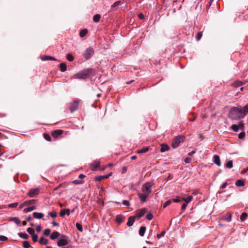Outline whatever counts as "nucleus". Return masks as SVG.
Returning a JSON list of instances; mask_svg holds the SVG:
<instances>
[{"instance_id":"f257e3e1","label":"nucleus","mask_w":248,"mask_h":248,"mask_svg":"<svg viewBox=\"0 0 248 248\" xmlns=\"http://www.w3.org/2000/svg\"><path fill=\"white\" fill-rule=\"evenodd\" d=\"M248 113V105H245L242 108H232L229 112V117L233 120H239L244 118Z\"/></svg>"},{"instance_id":"f03ea898","label":"nucleus","mask_w":248,"mask_h":248,"mask_svg":"<svg viewBox=\"0 0 248 248\" xmlns=\"http://www.w3.org/2000/svg\"><path fill=\"white\" fill-rule=\"evenodd\" d=\"M94 70L93 68H87L76 74L73 76L74 78L86 79L92 75Z\"/></svg>"},{"instance_id":"7ed1b4c3","label":"nucleus","mask_w":248,"mask_h":248,"mask_svg":"<svg viewBox=\"0 0 248 248\" xmlns=\"http://www.w3.org/2000/svg\"><path fill=\"white\" fill-rule=\"evenodd\" d=\"M185 137L183 135H179L175 137L172 142L171 146L173 148H176L179 146L180 143L185 140Z\"/></svg>"},{"instance_id":"20e7f679","label":"nucleus","mask_w":248,"mask_h":248,"mask_svg":"<svg viewBox=\"0 0 248 248\" xmlns=\"http://www.w3.org/2000/svg\"><path fill=\"white\" fill-rule=\"evenodd\" d=\"M153 186V184L150 182L146 183L143 186L142 188V190L143 193L148 195L151 192V187Z\"/></svg>"},{"instance_id":"39448f33","label":"nucleus","mask_w":248,"mask_h":248,"mask_svg":"<svg viewBox=\"0 0 248 248\" xmlns=\"http://www.w3.org/2000/svg\"><path fill=\"white\" fill-rule=\"evenodd\" d=\"M94 51L93 47L87 48L83 53V56L86 60L90 59L94 54Z\"/></svg>"},{"instance_id":"423d86ee","label":"nucleus","mask_w":248,"mask_h":248,"mask_svg":"<svg viewBox=\"0 0 248 248\" xmlns=\"http://www.w3.org/2000/svg\"><path fill=\"white\" fill-rule=\"evenodd\" d=\"M68 244L67 237L65 235H62L60 238L57 241L59 247H63Z\"/></svg>"},{"instance_id":"0eeeda50","label":"nucleus","mask_w":248,"mask_h":248,"mask_svg":"<svg viewBox=\"0 0 248 248\" xmlns=\"http://www.w3.org/2000/svg\"><path fill=\"white\" fill-rule=\"evenodd\" d=\"M40 192V189L39 188H35L31 189L28 192V196L31 197H33L35 195H37Z\"/></svg>"},{"instance_id":"6e6552de","label":"nucleus","mask_w":248,"mask_h":248,"mask_svg":"<svg viewBox=\"0 0 248 248\" xmlns=\"http://www.w3.org/2000/svg\"><path fill=\"white\" fill-rule=\"evenodd\" d=\"M78 102L77 101H74L70 105V110L71 112H73L78 110Z\"/></svg>"},{"instance_id":"1a4fd4ad","label":"nucleus","mask_w":248,"mask_h":248,"mask_svg":"<svg viewBox=\"0 0 248 248\" xmlns=\"http://www.w3.org/2000/svg\"><path fill=\"white\" fill-rule=\"evenodd\" d=\"M63 133V131L61 129L56 130L52 132L51 135L55 138H57L61 135Z\"/></svg>"},{"instance_id":"9d476101","label":"nucleus","mask_w":248,"mask_h":248,"mask_svg":"<svg viewBox=\"0 0 248 248\" xmlns=\"http://www.w3.org/2000/svg\"><path fill=\"white\" fill-rule=\"evenodd\" d=\"M147 210L145 208L142 209L138 213H137L135 216L136 217H137L138 218H140L142 217L146 212Z\"/></svg>"},{"instance_id":"9b49d317","label":"nucleus","mask_w":248,"mask_h":248,"mask_svg":"<svg viewBox=\"0 0 248 248\" xmlns=\"http://www.w3.org/2000/svg\"><path fill=\"white\" fill-rule=\"evenodd\" d=\"M41 59L42 61H47V60H51V61H57V60L53 57L50 56H41Z\"/></svg>"},{"instance_id":"f8f14e48","label":"nucleus","mask_w":248,"mask_h":248,"mask_svg":"<svg viewBox=\"0 0 248 248\" xmlns=\"http://www.w3.org/2000/svg\"><path fill=\"white\" fill-rule=\"evenodd\" d=\"M221 219L227 222H230L232 219V215L230 213H228L226 215L223 216Z\"/></svg>"},{"instance_id":"ddd939ff","label":"nucleus","mask_w":248,"mask_h":248,"mask_svg":"<svg viewBox=\"0 0 248 248\" xmlns=\"http://www.w3.org/2000/svg\"><path fill=\"white\" fill-rule=\"evenodd\" d=\"M138 195L139 197L141 200V201L143 202H144L146 201V199L148 197V195H147L143 193H138Z\"/></svg>"},{"instance_id":"4468645a","label":"nucleus","mask_w":248,"mask_h":248,"mask_svg":"<svg viewBox=\"0 0 248 248\" xmlns=\"http://www.w3.org/2000/svg\"><path fill=\"white\" fill-rule=\"evenodd\" d=\"M65 215L68 216L70 215V210L69 209H62L60 211V215L61 217H63Z\"/></svg>"},{"instance_id":"2eb2a0df","label":"nucleus","mask_w":248,"mask_h":248,"mask_svg":"<svg viewBox=\"0 0 248 248\" xmlns=\"http://www.w3.org/2000/svg\"><path fill=\"white\" fill-rule=\"evenodd\" d=\"M135 216H130L128 217L127 225L128 226H131L135 221Z\"/></svg>"},{"instance_id":"dca6fc26","label":"nucleus","mask_w":248,"mask_h":248,"mask_svg":"<svg viewBox=\"0 0 248 248\" xmlns=\"http://www.w3.org/2000/svg\"><path fill=\"white\" fill-rule=\"evenodd\" d=\"M214 162L218 166H220L221 162L220 160V157L218 155H215L214 156Z\"/></svg>"},{"instance_id":"f3484780","label":"nucleus","mask_w":248,"mask_h":248,"mask_svg":"<svg viewBox=\"0 0 248 248\" xmlns=\"http://www.w3.org/2000/svg\"><path fill=\"white\" fill-rule=\"evenodd\" d=\"M100 165V162L99 161H95L92 163V170H95Z\"/></svg>"},{"instance_id":"a211bd4d","label":"nucleus","mask_w":248,"mask_h":248,"mask_svg":"<svg viewBox=\"0 0 248 248\" xmlns=\"http://www.w3.org/2000/svg\"><path fill=\"white\" fill-rule=\"evenodd\" d=\"M60 234L58 232L55 231L51 233L50 237V239H51L52 240H54L58 238L60 236Z\"/></svg>"},{"instance_id":"6ab92c4d","label":"nucleus","mask_w":248,"mask_h":248,"mask_svg":"<svg viewBox=\"0 0 248 248\" xmlns=\"http://www.w3.org/2000/svg\"><path fill=\"white\" fill-rule=\"evenodd\" d=\"M39 242L41 245H46L48 243V240L42 236L40 237Z\"/></svg>"},{"instance_id":"aec40b11","label":"nucleus","mask_w":248,"mask_h":248,"mask_svg":"<svg viewBox=\"0 0 248 248\" xmlns=\"http://www.w3.org/2000/svg\"><path fill=\"white\" fill-rule=\"evenodd\" d=\"M160 146H161V149H160L161 152H164L168 151L170 149L169 146H168L166 144H161Z\"/></svg>"},{"instance_id":"412c9836","label":"nucleus","mask_w":248,"mask_h":248,"mask_svg":"<svg viewBox=\"0 0 248 248\" xmlns=\"http://www.w3.org/2000/svg\"><path fill=\"white\" fill-rule=\"evenodd\" d=\"M239 127H243V124H239V125L237 124H232L231 126V128L232 129L234 132H237L238 131Z\"/></svg>"},{"instance_id":"4be33fe9","label":"nucleus","mask_w":248,"mask_h":248,"mask_svg":"<svg viewBox=\"0 0 248 248\" xmlns=\"http://www.w3.org/2000/svg\"><path fill=\"white\" fill-rule=\"evenodd\" d=\"M33 217L36 218L41 219L44 217V214L41 213L34 212L33 213Z\"/></svg>"},{"instance_id":"5701e85b","label":"nucleus","mask_w":248,"mask_h":248,"mask_svg":"<svg viewBox=\"0 0 248 248\" xmlns=\"http://www.w3.org/2000/svg\"><path fill=\"white\" fill-rule=\"evenodd\" d=\"M149 150V147H144L142 149H140V150H138L137 151V153L138 154H142V153H145L147 152H148Z\"/></svg>"},{"instance_id":"b1692460","label":"nucleus","mask_w":248,"mask_h":248,"mask_svg":"<svg viewBox=\"0 0 248 248\" xmlns=\"http://www.w3.org/2000/svg\"><path fill=\"white\" fill-rule=\"evenodd\" d=\"M146 227L144 226H142L140 228L139 230V234L141 236H143L144 235L145 232L146 231Z\"/></svg>"},{"instance_id":"393cba45","label":"nucleus","mask_w":248,"mask_h":248,"mask_svg":"<svg viewBox=\"0 0 248 248\" xmlns=\"http://www.w3.org/2000/svg\"><path fill=\"white\" fill-rule=\"evenodd\" d=\"M108 178V176L103 175V176H96L94 178L95 180L96 181H101L104 179H107Z\"/></svg>"},{"instance_id":"a878e982","label":"nucleus","mask_w":248,"mask_h":248,"mask_svg":"<svg viewBox=\"0 0 248 248\" xmlns=\"http://www.w3.org/2000/svg\"><path fill=\"white\" fill-rule=\"evenodd\" d=\"M35 209H36L35 206H32L25 208L23 210V212L26 213H27L29 212H31L33 210H35Z\"/></svg>"},{"instance_id":"bb28decb","label":"nucleus","mask_w":248,"mask_h":248,"mask_svg":"<svg viewBox=\"0 0 248 248\" xmlns=\"http://www.w3.org/2000/svg\"><path fill=\"white\" fill-rule=\"evenodd\" d=\"M66 68H67V66H66V65L65 64V63H62L60 64V70L62 72H65L66 70Z\"/></svg>"},{"instance_id":"cd10ccee","label":"nucleus","mask_w":248,"mask_h":248,"mask_svg":"<svg viewBox=\"0 0 248 248\" xmlns=\"http://www.w3.org/2000/svg\"><path fill=\"white\" fill-rule=\"evenodd\" d=\"M18 235L24 239H27L29 238V235L26 233H23V232H18Z\"/></svg>"},{"instance_id":"c85d7f7f","label":"nucleus","mask_w":248,"mask_h":248,"mask_svg":"<svg viewBox=\"0 0 248 248\" xmlns=\"http://www.w3.org/2000/svg\"><path fill=\"white\" fill-rule=\"evenodd\" d=\"M245 185L244 182L241 180H237L235 182V185L237 186H243Z\"/></svg>"},{"instance_id":"c756f323","label":"nucleus","mask_w":248,"mask_h":248,"mask_svg":"<svg viewBox=\"0 0 248 248\" xmlns=\"http://www.w3.org/2000/svg\"><path fill=\"white\" fill-rule=\"evenodd\" d=\"M10 220L15 222L16 224H19L20 223V220L16 217H11Z\"/></svg>"},{"instance_id":"7c9ffc66","label":"nucleus","mask_w":248,"mask_h":248,"mask_svg":"<svg viewBox=\"0 0 248 248\" xmlns=\"http://www.w3.org/2000/svg\"><path fill=\"white\" fill-rule=\"evenodd\" d=\"M121 1L120 0L117 1L115 2L112 5L111 8L114 10H115L117 9L118 6L120 4Z\"/></svg>"},{"instance_id":"2f4dec72","label":"nucleus","mask_w":248,"mask_h":248,"mask_svg":"<svg viewBox=\"0 0 248 248\" xmlns=\"http://www.w3.org/2000/svg\"><path fill=\"white\" fill-rule=\"evenodd\" d=\"M243 84L244 83L243 82L238 80L233 83L232 85L235 87H238Z\"/></svg>"},{"instance_id":"473e14b6","label":"nucleus","mask_w":248,"mask_h":248,"mask_svg":"<svg viewBox=\"0 0 248 248\" xmlns=\"http://www.w3.org/2000/svg\"><path fill=\"white\" fill-rule=\"evenodd\" d=\"M100 18H101L100 15L99 14H96L93 16V20L94 22H97L99 21Z\"/></svg>"},{"instance_id":"72a5a7b5","label":"nucleus","mask_w":248,"mask_h":248,"mask_svg":"<svg viewBox=\"0 0 248 248\" xmlns=\"http://www.w3.org/2000/svg\"><path fill=\"white\" fill-rule=\"evenodd\" d=\"M247 216H248L247 213H246L245 212L243 213L240 216L241 221H244L246 219V218L247 217Z\"/></svg>"},{"instance_id":"f704fd0d","label":"nucleus","mask_w":248,"mask_h":248,"mask_svg":"<svg viewBox=\"0 0 248 248\" xmlns=\"http://www.w3.org/2000/svg\"><path fill=\"white\" fill-rule=\"evenodd\" d=\"M23 246L24 248H29L31 247L29 242L24 241L23 242Z\"/></svg>"},{"instance_id":"c9c22d12","label":"nucleus","mask_w":248,"mask_h":248,"mask_svg":"<svg viewBox=\"0 0 248 248\" xmlns=\"http://www.w3.org/2000/svg\"><path fill=\"white\" fill-rule=\"evenodd\" d=\"M124 220L123 218L120 216H117L116 218V221L118 224L121 223Z\"/></svg>"},{"instance_id":"e433bc0d","label":"nucleus","mask_w":248,"mask_h":248,"mask_svg":"<svg viewBox=\"0 0 248 248\" xmlns=\"http://www.w3.org/2000/svg\"><path fill=\"white\" fill-rule=\"evenodd\" d=\"M87 33V30L86 29L82 30L79 33L80 36L82 37L85 36Z\"/></svg>"},{"instance_id":"4c0bfd02","label":"nucleus","mask_w":248,"mask_h":248,"mask_svg":"<svg viewBox=\"0 0 248 248\" xmlns=\"http://www.w3.org/2000/svg\"><path fill=\"white\" fill-rule=\"evenodd\" d=\"M233 164H232V160H229L227 162L226 164V167L228 168L231 169L232 167Z\"/></svg>"},{"instance_id":"58836bf2","label":"nucleus","mask_w":248,"mask_h":248,"mask_svg":"<svg viewBox=\"0 0 248 248\" xmlns=\"http://www.w3.org/2000/svg\"><path fill=\"white\" fill-rule=\"evenodd\" d=\"M26 205H29L31 204H34L36 202V200H31L28 201H25Z\"/></svg>"},{"instance_id":"ea45409f","label":"nucleus","mask_w":248,"mask_h":248,"mask_svg":"<svg viewBox=\"0 0 248 248\" xmlns=\"http://www.w3.org/2000/svg\"><path fill=\"white\" fill-rule=\"evenodd\" d=\"M192 199V197L191 196H189L187 198H183L182 200L187 204V203L191 201Z\"/></svg>"},{"instance_id":"a19ab883","label":"nucleus","mask_w":248,"mask_h":248,"mask_svg":"<svg viewBox=\"0 0 248 248\" xmlns=\"http://www.w3.org/2000/svg\"><path fill=\"white\" fill-rule=\"evenodd\" d=\"M44 138L46 140L50 141H51V137L50 135L47 133H44L43 134Z\"/></svg>"},{"instance_id":"79ce46f5","label":"nucleus","mask_w":248,"mask_h":248,"mask_svg":"<svg viewBox=\"0 0 248 248\" xmlns=\"http://www.w3.org/2000/svg\"><path fill=\"white\" fill-rule=\"evenodd\" d=\"M76 227H77V229L80 232H82L83 231V228H82V226L81 224L79 223H76Z\"/></svg>"},{"instance_id":"37998d69","label":"nucleus","mask_w":248,"mask_h":248,"mask_svg":"<svg viewBox=\"0 0 248 248\" xmlns=\"http://www.w3.org/2000/svg\"><path fill=\"white\" fill-rule=\"evenodd\" d=\"M51 230L49 229H46L44 231L43 234L45 236H48L50 234Z\"/></svg>"},{"instance_id":"c03bdc74","label":"nucleus","mask_w":248,"mask_h":248,"mask_svg":"<svg viewBox=\"0 0 248 248\" xmlns=\"http://www.w3.org/2000/svg\"><path fill=\"white\" fill-rule=\"evenodd\" d=\"M73 184L75 185H78V184H82L84 183V181L83 180H75L72 182Z\"/></svg>"},{"instance_id":"a18cd8bd","label":"nucleus","mask_w":248,"mask_h":248,"mask_svg":"<svg viewBox=\"0 0 248 248\" xmlns=\"http://www.w3.org/2000/svg\"><path fill=\"white\" fill-rule=\"evenodd\" d=\"M27 232L31 235L33 234L34 233V230L32 228H28L27 230Z\"/></svg>"},{"instance_id":"49530a36","label":"nucleus","mask_w":248,"mask_h":248,"mask_svg":"<svg viewBox=\"0 0 248 248\" xmlns=\"http://www.w3.org/2000/svg\"><path fill=\"white\" fill-rule=\"evenodd\" d=\"M202 32H198L196 37V40L197 41H199L201 39V37H202Z\"/></svg>"},{"instance_id":"de8ad7c7","label":"nucleus","mask_w":248,"mask_h":248,"mask_svg":"<svg viewBox=\"0 0 248 248\" xmlns=\"http://www.w3.org/2000/svg\"><path fill=\"white\" fill-rule=\"evenodd\" d=\"M65 186H66L65 183L61 184L58 186L55 187L54 189V190H55V191L58 190L60 187Z\"/></svg>"},{"instance_id":"09e8293b","label":"nucleus","mask_w":248,"mask_h":248,"mask_svg":"<svg viewBox=\"0 0 248 248\" xmlns=\"http://www.w3.org/2000/svg\"><path fill=\"white\" fill-rule=\"evenodd\" d=\"M32 235V239L34 242H36L38 241V236L37 234L34 233Z\"/></svg>"},{"instance_id":"8fccbe9b","label":"nucleus","mask_w":248,"mask_h":248,"mask_svg":"<svg viewBox=\"0 0 248 248\" xmlns=\"http://www.w3.org/2000/svg\"><path fill=\"white\" fill-rule=\"evenodd\" d=\"M48 215L53 218L56 217L57 216V213L56 212H49Z\"/></svg>"},{"instance_id":"3c124183","label":"nucleus","mask_w":248,"mask_h":248,"mask_svg":"<svg viewBox=\"0 0 248 248\" xmlns=\"http://www.w3.org/2000/svg\"><path fill=\"white\" fill-rule=\"evenodd\" d=\"M67 59L70 62L73 61L74 59V57L72 55L70 54H68L66 56Z\"/></svg>"},{"instance_id":"603ef678","label":"nucleus","mask_w":248,"mask_h":248,"mask_svg":"<svg viewBox=\"0 0 248 248\" xmlns=\"http://www.w3.org/2000/svg\"><path fill=\"white\" fill-rule=\"evenodd\" d=\"M146 217L148 220H151L153 217V215L152 213H149L146 215Z\"/></svg>"},{"instance_id":"864d4df0","label":"nucleus","mask_w":248,"mask_h":248,"mask_svg":"<svg viewBox=\"0 0 248 248\" xmlns=\"http://www.w3.org/2000/svg\"><path fill=\"white\" fill-rule=\"evenodd\" d=\"M18 205V202H15L14 203L9 204L8 207L10 208H16Z\"/></svg>"},{"instance_id":"5fc2aeb1","label":"nucleus","mask_w":248,"mask_h":248,"mask_svg":"<svg viewBox=\"0 0 248 248\" xmlns=\"http://www.w3.org/2000/svg\"><path fill=\"white\" fill-rule=\"evenodd\" d=\"M171 202V201L170 200H168L167 202H166L164 204H163V208H166L167 206L169 205Z\"/></svg>"},{"instance_id":"6e6d98bb","label":"nucleus","mask_w":248,"mask_h":248,"mask_svg":"<svg viewBox=\"0 0 248 248\" xmlns=\"http://www.w3.org/2000/svg\"><path fill=\"white\" fill-rule=\"evenodd\" d=\"M165 233H166L165 231H162V232L160 234H157V237L158 238H160L161 237L164 236V235H165Z\"/></svg>"},{"instance_id":"4d7b16f0","label":"nucleus","mask_w":248,"mask_h":248,"mask_svg":"<svg viewBox=\"0 0 248 248\" xmlns=\"http://www.w3.org/2000/svg\"><path fill=\"white\" fill-rule=\"evenodd\" d=\"M245 133L244 132H242L240 133L238 135V137L239 139H243L245 137Z\"/></svg>"},{"instance_id":"13d9d810","label":"nucleus","mask_w":248,"mask_h":248,"mask_svg":"<svg viewBox=\"0 0 248 248\" xmlns=\"http://www.w3.org/2000/svg\"><path fill=\"white\" fill-rule=\"evenodd\" d=\"M7 240V238L6 236H3V235L0 236V241H6Z\"/></svg>"},{"instance_id":"bf43d9fd","label":"nucleus","mask_w":248,"mask_h":248,"mask_svg":"<svg viewBox=\"0 0 248 248\" xmlns=\"http://www.w3.org/2000/svg\"><path fill=\"white\" fill-rule=\"evenodd\" d=\"M123 203L126 205V206H129L130 205L129 202L128 201L126 200H124L123 202Z\"/></svg>"},{"instance_id":"052dcab7","label":"nucleus","mask_w":248,"mask_h":248,"mask_svg":"<svg viewBox=\"0 0 248 248\" xmlns=\"http://www.w3.org/2000/svg\"><path fill=\"white\" fill-rule=\"evenodd\" d=\"M228 184L227 182H225L224 183H223L220 186V188L221 189H224L225 188L226 186H227Z\"/></svg>"},{"instance_id":"680f3d73","label":"nucleus","mask_w":248,"mask_h":248,"mask_svg":"<svg viewBox=\"0 0 248 248\" xmlns=\"http://www.w3.org/2000/svg\"><path fill=\"white\" fill-rule=\"evenodd\" d=\"M127 171V167L124 166V167H123V168H122V173H125Z\"/></svg>"},{"instance_id":"e2e57ef3","label":"nucleus","mask_w":248,"mask_h":248,"mask_svg":"<svg viewBox=\"0 0 248 248\" xmlns=\"http://www.w3.org/2000/svg\"><path fill=\"white\" fill-rule=\"evenodd\" d=\"M191 161V158L189 157H186L185 159V162L186 163H189Z\"/></svg>"},{"instance_id":"0e129e2a","label":"nucleus","mask_w":248,"mask_h":248,"mask_svg":"<svg viewBox=\"0 0 248 248\" xmlns=\"http://www.w3.org/2000/svg\"><path fill=\"white\" fill-rule=\"evenodd\" d=\"M187 206V204L185 203H183L182 207H181V209L182 210H185V209L186 208V207Z\"/></svg>"},{"instance_id":"69168bd1","label":"nucleus","mask_w":248,"mask_h":248,"mask_svg":"<svg viewBox=\"0 0 248 248\" xmlns=\"http://www.w3.org/2000/svg\"><path fill=\"white\" fill-rule=\"evenodd\" d=\"M247 171H248V167L247 168L243 169V170L241 171V174H244V173H245Z\"/></svg>"},{"instance_id":"338daca9","label":"nucleus","mask_w":248,"mask_h":248,"mask_svg":"<svg viewBox=\"0 0 248 248\" xmlns=\"http://www.w3.org/2000/svg\"><path fill=\"white\" fill-rule=\"evenodd\" d=\"M36 230L38 232H40L41 230V226L40 225L37 226L36 228Z\"/></svg>"},{"instance_id":"774afa93","label":"nucleus","mask_w":248,"mask_h":248,"mask_svg":"<svg viewBox=\"0 0 248 248\" xmlns=\"http://www.w3.org/2000/svg\"><path fill=\"white\" fill-rule=\"evenodd\" d=\"M85 177H86V176L85 175L80 174H79L78 178L82 179L84 178Z\"/></svg>"}]
</instances>
